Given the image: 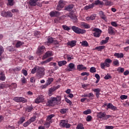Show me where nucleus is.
Segmentation results:
<instances>
[{
  "label": "nucleus",
  "mask_w": 129,
  "mask_h": 129,
  "mask_svg": "<svg viewBox=\"0 0 129 129\" xmlns=\"http://www.w3.org/2000/svg\"><path fill=\"white\" fill-rule=\"evenodd\" d=\"M24 45V42L21 41L17 40L16 44L15 45V47L17 48H21V46H23Z\"/></svg>",
  "instance_id": "nucleus-24"
},
{
  "label": "nucleus",
  "mask_w": 129,
  "mask_h": 129,
  "mask_svg": "<svg viewBox=\"0 0 129 129\" xmlns=\"http://www.w3.org/2000/svg\"><path fill=\"white\" fill-rule=\"evenodd\" d=\"M111 25L113 27H117V23H116V22L115 21H112L111 22Z\"/></svg>",
  "instance_id": "nucleus-62"
},
{
  "label": "nucleus",
  "mask_w": 129,
  "mask_h": 129,
  "mask_svg": "<svg viewBox=\"0 0 129 129\" xmlns=\"http://www.w3.org/2000/svg\"><path fill=\"white\" fill-rule=\"evenodd\" d=\"M73 9V5H69L68 7H64L65 11H68V12H71Z\"/></svg>",
  "instance_id": "nucleus-31"
},
{
  "label": "nucleus",
  "mask_w": 129,
  "mask_h": 129,
  "mask_svg": "<svg viewBox=\"0 0 129 129\" xmlns=\"http://www.w3.org/2000/svg\"><path fill=\"white\" fill-rule=\"evenodd\" d=\"M76 41L72 40L71 41H69L68 42H67V45H68V46H70V47L72 48L76 46Z\"/></svg>",
  "instance_id": "nucleus-19"
},
{
  "label": "nucleus",
  "mask_w": 129,
  "mask_h": 129,
  "mask_svg": "<svg viewBox=\"0 0 129 129\" xmlns=\"http://www.w3.org/2000/svg\"><path fill=\"white\" fill-rule=\"evenodd\" d=\"M117 71L118 73H123L124 72V68L119 67L117 69Z\"/></svg>",
  "instance_id": "nucleus-41"
},
{
  "label": "nucleus",
  "mask_w": 129,
  "mask_h": 129,
  "mask_svg": "<svg viewBox=\"0 0 129 129\" xmlns=\"http://www.w3.org/2000/svg\"><path fill=\"white\" fill-rule=\"evenodd\" d=\"M58 5L59 6V7H61V8H64L65 6V2L62 0H60L58 3Z\"/></svg>",
  "instance_id": "nucleus-34"
},
{
  "label": "nucleus",
  "mask_w": 129,
  "mask_h": 129,
  "mask_svg": "<svg viewBox=\"0 0 129 129\" xmlns=\"http://www.w3.org/2000/svg\"><path fill=\"white\" fill-rule=\"evenodd\" d=\"M62 29L65 31H70V28L68 26L64 25L62 26Z\"/></svg>",
  "instance_id": "nucleus-46"
},
{
  "label": "nucleus",
  "mask_w": 129,
  "mask_h": 129,
  "mask_svg": "<svg viewBox=\"0 0 129 129\" xmlns=\"http://www.w3.org/2000/svg\"><path fill=\"white\" fill-rule=\"evenodd\" d=\"M61 15L59 12L54 11H51L49 13V15L51 18H53L54 17H59Z\"/></svg>",
  "instance_id": "nucleus-14"
},
{
  "label": "nucleus",
  "mask_w": 129,
  "mask_h": 129,
  "mask_svg": "<svg viewBox=\"0 0 129 129\" xmlns=\"http://www.w3.org/2000/svg\"><path fill=\"white\" fill-rule=\"evenodd\" d=\"M81 26L83 27V28H85V29H89L90 28V25L85 22L82 23Z\"/></svg>",
  "instance_id": "nucleus-33"
},
{
  "label": "nucleus",
  "mask_w": 129,
  "mask_h": 129,
  "mask_svg": "<svg viewBox=\"0 0 129 129\" xmlns=\"http://www.w3.org/2000/svg\"><path fill=\"white\" fill-rule=\"evenodd\" d=\"M8 87L11 89H16L17 88V84L16 83H12L11 85H9Z\"/></svg>",
  "instance_id": "nucleus-29"
},
{
  "label": "nucleus",
  "mask_w": 129,
  "mask_h": 129,
  "mask_svg": "<svg viewBox=\"0 0 129 129\" xmlns=\"http://www.w3.org/2000/svg\"><path fill=\"white\" fill-rule=\"evenodd\" d=\"M90 18L91 21H93V20H95V18H96V15H92L90 16Z\"/></svg>",
  "instance_id": "nucleus-63"
},
{
  "label": "nucleus",
  "mask_w": 129,
  "mask_h": 129,
  "mask_svg": "<svg viewBox=\"0 0 129 129\" xmlns=\"http://www.w3.org/2000/svg\"><path fill=\"white\" fill-rule=\"evenodd\" d=\"M39 0H29L28 4L30 5L31 7H39L42 8V4H40V2H38Z\"/></svg>",
  "instance_id": "nucleus-6"
},
{
  "label": "nucleus",
  "mask_w": 129,
  "mask_h": 129,
  "mask_svg": "<svg viewBox=\"0 0 129 129\" xmlns=\"http://www.w3.org/2000/svg\"><path fill=\"white\" fill-rule=\"evenodd\" d=\"M13 100L16 102H20L21 97H15L13 98Z\"/></svg>",
  "instance_id": "nucleus-47"
},
{
  "label": "nucleus",
  "mask_w": 129,
  "mask_h": 129,
  "mask_svg": "<svg viewBox=\"0 0 129 129\" xmlns=\"http://www.w3.org/2000/svg\"><path fill=\"white\" fill-rule=\"evenodd\" d=\"M45 50H46V48L45 47V46L43 45V46H40L38 48L37 53L38 54H41L42 53H44Z\"/></svg>",
  "instance_id": "nucleus-17"
},
{
  "label": "nucleus",
  "mask_w": 129,
  "mask_h": 129,
  "mask_svg": "<svg viewBox=\"0 0 129 129\" xmlns=\"http://www.w3.org/2000/svg\"><path fill=\"white\" fill-rule=\"evenodd\" d=\"M68 110V108L61 109L60 110V112L62 114H65V113H66V112H67Z\"/></svg>",
  "instance_id": "nucleus-45"
},
{
  "label": "nucleus",
  "mask_w": 129,
  "mask_h": 129,
  "mask_svg": "<svg viewBox=\"0 0 129 129\" xmlns=\"http://www.w3.org/2000/svg\"><path fill=\"white\" fill-rule=\"evenodd\" d=\"M55 116V115L54 114H50L49 115H48L46 117V121H52V118Z\"/></svg>",
  "instance_id": "nucleus-32"
},
{
  "label": "nucleus",
  "mask_w": 129,
  "mask_h": 129,
  "mask_svg": "<svg viewBox=\"0 0 129 129\" xmlns=\"http://www.w3.org/2000/svg\"><path fill=\"white\" fill-rule=\"evenodd\" d=\"M93 4H94V5H95V6H102V5H103V2L100 1V0H96Z\"/></svg>",
  "instance_id": "nucleus-27"
},
{
  "label": "nucleus",
  "mask_w": 129,
  "mask_h": 129,
  "mask_svg": "<svg viewBox=\"0 0 129 129\" xmlns=\"http://www.w3.org/2000/svg\"><path fill=\"white\" fill-rule=\"evenodd\" d=\"M99 15L101 19L104 20V21H106V16L105 15V14H104V12H102V11L99 12Z\"/></svg>",
  "instance_id": "nucleus-20"
},
{
  "label": "nucleus",
  "mask_w": 129,
  "mask_h": 129,
  "mask_svg": "<svg viewBox=\"0 0 129 129\" xmlns=\"http://www.w3.org/2000/svg\"><path fill=\"white\" fill-rule=\"evenodd\" d=\"M21 80L22 84H26V83H27V79H26V78H25V77L22 78Z\"/></svg>",
  "instance_id": "nucleus-50"
},
{
  "label": "nucleus",
  "mask_w": 129,
  "mask_h": 129,
  "mask_svg": "<svg viewBox=\"0 0 129 129\" xmlns=\"http://www.w3.org/2000/svg\"><path fill=\"white\" fill-rule=\"evenodd\" d=\"M104 106H107V109H111V110H113V111L117 110V107L114 106L111 103H109L108 104H104Z\"/></svg>",
  "instance_id": "nucleus-11"
},
{
  "label": "nucleus",
  "mask_w": 129,
  "mask_h": 129,
  "mask_svg": "<svg viewBox=\"0 0 129 129\" xmlns=\"http://www.w3.org/2000/svg\"><path fill=\"white\" fill-rule=\"evenodd\" d=\"M66 64H67V61H66V60H62L58 62V65L59 66V67L64 66V65H66Z\"/></svg>",
  "instance_id": "nucleus-30"
},
{
  "label": "nucleus",
  "mask_w": 129,
  "mask_h": 129,
  "mask_svg": "<svg viewBox=\"0 0 129 129\" xmlns=\"http://www.w3.org/2000/svg\"><path fill=\"white\" fill-rule=\"evenodd\" d=\"M76 129H84V126H83V124L81 123H79L77 127H76Z\"/></svg>",
  "instance_id": "nucleus-42"
},
{
  "label": "nucleus",
  "mask_w": 129,
  "mask_h": 129,
  "mask_svg": "<svg viewBox=\"0 0 129 129\" xmlns=\"http://www.w3.org/2000/svg\"><path fill=\"white\" fill-rule=\"evenodd\" d=\"M98 118H102L104 120H107L109 117H111L110 115H106V112H99L97 113Z\"/></svg>",
  "instance_id": "nucleus-3"
},
{
  "label": "nucleus",
  "mask_w": 129,
  "mask_h": 129,
  "mask_svg": "<svg viewBox=\"0 0 129 129\" xmlns=\"http://www.w3.org/2000/svg\"><path fill=\"white\" fill-rule=\"evenodd\" d=\"M94 7V4H91L88 6L85 7V10H89L90 9H93Z\"/></svg>",
  "instance_id": "nucleus-37"
},
{
  "label": "nucleus",
  "mask_w": 129,
  "mask_h": 129,
  "mask_svg": "<svg viewBox=\"0 0 129 129\" xmlns=\"http://www.w3.org/2000/svg\"><path fill=\"white\" fill-rule=\"evenodd\" d=\"M53 81L54 79L53 78H49L47 80V83H46L48 84V85H50V84H51V83H52V82H53Z\"/></svg>",
  "instance_id": "nucleus-53"
},
{
  "label": "nucleus",
  "mask_w": 129,
  "mask_h": 129,
  "mask_svg": "<svg viewBox=\"0 0 129 129\" xmlns=\"http://www.w3.org/2000/svg\"><path fill=\"white\" fill-rule=\"evenodd\" d=\"M93 32H95L93 33V36L94 37H95V38H99L101 35V30L94 28L93 29H92Z\"/></svg>",
  "instance_id": "nucleus-9"
},
{
  "label": "nucleus",
  "mask_w": 129,
  "mask_h": 129,
  "mask_svg": "<svg viewBox=\"0 0 129 129\" xmlns=\"http://www.w3.org/2000/svg\"><path fill=\"white\" fill-rule=\"evenodd\" d=\"M52 56H53V53L51 52V51H47L42 56V60H45V59H47L48 57H52Z\"/></svg>",
  "instance_id": "nucleus-15"
},
{
  "label": "nucleus",
  "mask_w": 129,
  "mask_h": 129,
  "mask_svg": "<svg viewBox=\"0 0 129 129\" xmlns=\"http://www.w3.org/2000/svg\"><path fill=\"white\" fill-rule=\"evenodd\" d=\"M88 42L86 41H83L82 42V45L84 47H88Z\"/></svg>",
  "instance_id": "nucleus-49"
},
{
  "label": "nucleus",
  "mask_w": 129,
  "mask_h": 129,
  "mask_svg": "<svg viewBox=\"0 0 129 129\" xmlns=\"http://www.w3.org/2000/svg\"><path fill=\"white\" fill-rule=\"evenodd\" d=\"M67 58L68 61H71V60L74 59L73 55H72L70 56V55H69V54H67Z\"/></svg>",
  "instance_id": "nucleus-51"
},
{
  "label": "nucleus",
  "mask_w": 129,
  "mask_h": 129,
  "mask_svg": "<svg viewBox=\"0 0 129 129\" xmlns=\"http://www.w3.org/2000/svg\"><path fill=\"white\" fill-rule=\"evenodd\" d=\"M108 40H109V37H107L105 40H102L100 42V44L105 45V44H107V43L108 42Z\"/></svg>",
  "instance_id": "nucleus-26"
},
{
  "label": "nucleus",
  "mask_w": 129,
  "mask_h": 129,
  "mask_svg": "<svg viewBox=\"0 0 129 129\" xmlns=\"http://www.w3.org/2000/svg\"><path fill=\"white\" fill-rule=\"evenodd\" d=\"M37 118V116H34L32 117H31L29 120H28L26 122H24L23 123V126L24 127H27V126H29L32 122H34L36 120V119Z\"/></svg>",
  "instance_id": "nucleus-8"
},
{
  "label": "nucleus",
  "mask_w": 129,
  "mask_h": 129,
  "mask_svg": "<svg viewBox=\"0 0 129 129\" xmlns=\"http://www.w3.org/2000/svg\"><path fill=\"white\" fill-rule=\"evenodd\" d=\"M115 29H114V28H113L111 26H110L108 27V32L110 35H114V34H115Z\"/></svg>",
  "instance_id": "nucleus-18"
},
{
  "label": "nucleus",
  "mask_w": 129,
  "mask_h": 129,
  "mask_svg": "<svg viewBox=\"0 0 129 129\" xmlns=\"http://www.w3.org/2000/svg\"><path fill=\"white\" fill-rule=\"evenodd\" d=\"M81 76H89V73L83 72L81 74Z\"/></svg>",
  "instance_id": "nucleus-61"
},
{
  "label": "nucleus",
  "mask_w": 129,
  "mask_h": 129,
  "mask_svg": "<svg viewBox=\"0 0 129 129\" xmlns=\"http://www.w3.org/2000/svg\"><path fill=\"white\" fill-rule=\"evenodd\" d=\"M83 113H84V114H86V115L90 114V113H91V109H88L86 110H85L83 112Z\"/></svg>",
  "instance_id": "nucleus-44"
},
{
  "label": "nucleus",
  "mask_w": 129,
  "mask_h": 129,
  "mask_svg": "<svg viewBox=\"0 0 129 129\" xmlns=\"http://www.w3.org/2000/svg\"><path fill=\"white\" fill-rule=\"evenodd\" d=\"M1 16L4 18H12L13 17V13L11 11H3L1 12Z\"/></svg>",
  "instance_id": "nucleus-10"
},
{
  "label": "nucleus",
  "mask_w": 129,
  "mask_h": 129,
  "mask_svg": "<svg viewBox=\"0 0 129 129\" xmlns=\"http://www.w3.org/2000/svg\"><path fill=\"white\" fill-rule=\"evenodd\" d=\"M56 102V98L53 97L51 98L48 101H47V106H53V104L55 103Z\"/></svg>",
  "instance_id": "nucleus-13"
},
{
  "label": "nucleus",
  "mask_w": 129,
  "mask_h": 129,
  "mask_svg": "<svg viewBox=\"0 0 129 129\" xmlns=\"http://www.w3.org/2000/svg\"><path fill=\"white\" fill-rule=\"evenodd\" d=\"M55 90H56V88H50L49 89V92H48L49 96H51L52 94H53V92H54V91H55Z\"/></svg>",
  "instance_id": "nucleus-35"
},
{
  "label": "nucleus",
  "mask_w": 129,
  "mask_h": 129,
  "mask_svg": "<svg viewBox=\"0 0 129 129\" xmlns=\"http://www.w3.org/2000/svg\"><path fill=\"white\" fill-rule=\"evenodd\" d=\"M72 30H73V31H74L76 34H83L86 33V30L81 29L75 26L72 27Z\"/></svg>",
  "instance_id": "nucleus-4"
},
{
  "label": "nucleus",
  "mask_w": 129,
  "mask_h": 129,
  "mask_svg": "<svg viewBox=\"0 0 129 129\" xmlns=\"http://www.w3.org/2000/svg\"><path fill=\"white\" fill-rule=\"evenodd\" d=\"M105 3V6H111L112 3L110 1H108L107 0H104Z\"/></svg>",
  "instance_id": "nucleus-52"
},
{
  "label": "nucleus",
  "mask_w": 129,
  "mask_h": 129,
  "mask_svg": "<svg viewBox=\"0 0 129 129\" xmlns=\"http://www.w3.org/2000/svg\"><path fill=\"white\" fill-rule=\"evenodd\" d=\"M105 48V46L101 45L99 46H97L95 47V50H98V51H101V50H103Z\"/></svg>",
  "instance_id": "nucleus-36"
},
{
  "label": "nucleus",
  "mask_w": 129,
  "mask_h": 129,
  "mask_svg": "<svg viewBox=\"0 0 129 129\" xmlns=\"http://www.w3.org/2000/svg\"><path fill=\"white\" fill-rule=\"evenodd\" d=\"M114 56L116 58H123V53H115Z\"/></svg>",
  "instance_id": "nucleus-28"
},
{
  "label": "nucleus",
  "mask_w": 129,
  "mask_h": 129,
  "mask_svg": "<svg viewBox=\"0 0 129 129\" xmlns=\"http://www.w3.org/2000/svg\"><path fill=\"white\" fill-rule=\"evenodd\" d=\"M61 18L62 19H67V18H70L74 23H76L78 20L77 17L75 15L73 14V12H70L69 14H66L62 16Z\"/></svg>",
  "instance_id": "nucleus-1"
},
{
  "label": "nucleus",
  "mask_w": 129,
  "mask_h": 129,
  "mask_svg": "<svg viewBox=\"0 0 129 129\" xmlns=\"http://www.w3.org/2000/svg\"><path fill=\"white\" fill-rule=\"evenodd\" d=\"M32 110H34V108L32 106H28L26 108V111H27V112H31Z\"/></svg>",
  "instance_id": "nucleus-40"
},
{
  "label": "nucleus",
  "mask_w": 129,
  "mask_h": 129,
  "mask_svg": "<svg viewBox=\"0 0 129 129\" xmlns=\"http://www.w3.org/2000/svg\"><path fill=\"white\" fill-rule=\"evenodd\" d=\"M74 69L75 70V64L73 63H70L69 64V68H67L66 69L67 71H69L70 72V71H72V70Z\"/></svg>",
  "instance_id": "nucleus-16"
},
{
  "label": "nucleus",
  "mask_w": 129,
  "mask_h": 129,
  "mask_svg": "<svg viewBox=\"0 0 129 129\" xmlns=\"http://www.w3.org/2000/svg\"><path fill=\"white\" fill-rule=\"evenodd\" d=\"M37 69L38 70V68H37V67H34L31 71L32 74H35V73L37 72Z\"/></svg>",
  "instance_id": "nucleus-59"
},
{
  "label": "nucleus",
  "mask_w": 129,
  "mask_h": 129,
  "mask_svg": "<svg viewBox=\"0 0 129 129\" xmlns=\"http://www.w3.org/2000/svg\"><path fill=\"white\" fill-rule=\"evenodd\" d=\"M22 73L24 76H28V72L26 70H22Z\"/></svg>",
  "instance_id": "nucleus-55"
},
{
  "label": "nucleus",
  "mask_w": 129,
  "mask_h": 129,
  "mask_svg": "<svg viewBox=\"0 0 129 129\" xmlns=\"http://www.w3.org/2000/svg\"><path fill=\"white\" fill-rule=\"evenodd\" d=\"M45 75V68L38 67L37 70V76L39 78H42Z\"/></svg>",
  "instance_id": "nucleus-2"
},
{
  "label": "nucleus",
  "mask_w": 129,
  "mask_h": 129,
  "mask_svg": "<svg viewBox=\"0 0 129 129\" xmlns=\"http://www.w3.org/2000/svg\"><path fill=\"white\" fill-rule=\"evenodd\" d=\"M44 99V96L42 95H40L35 99V102L38 104L41 103V102H43Z\"/></svg>",
  "instance_id": "nucleus-12"
},
{
  "label": "nucleus",
  "mask_w": 129,
  "mask_h": 129,
  "mask_svg": "<svg viewBox=\"0 0 129 129\" xmlns=\"http://www.w3.org/2000/svg\"><path fill=\"white\" fill-rule=\"evenodd\" d=\"M14 0H8L7 6L8 7H13L14 6Z\"/></svg>",
  "instance_id": "nucleus-39"
},
{
  "label": "nucleus",
  "mask_w": 129,
  "mask_h": 129,
  "mask_svg": "<svg viewBox=\"0 0 129 129\" xmlns=\"http://www.w3.org/2000/svg\"><path fill=\"white\" fill-rule=\"evenodd\" d=\"M47 44H52V43H54V42H55L56 41L54 40V38H53L51 36H49L47 38Z\"/></svg>",
  "instance_id": "nucleus-23"
},
{
  "label": "nucleus",
  "mask_w": 129,
  "mask_h": 129,
  "mask_svg": "<svg viewBox=\"0 0 129 129\" xmlns=\"http://www.w3.org/2000/svg\"><path fill=\"white\" fill-rule=\"evenodd\" d=\"M93 91L94 92H96V96L97 98H99V95H100V89L97 88V89H94L93 90Z\"/></svg>",
  "instance_id": "nucleus-22"
},
{
  "label": "nucleus",
  "mask_w": 129,
  "mask_h": 129,
  "mask_svg": "<svg viewBox=\"0 0 129 129\" xmlns=\"http://www.w3.org/2000/svg\"><path fill=\"white\" fill-rule=\"evenodd\" d=\"M114 127L113 126H105V129H113Z\"/></svg>",
  "instance_id": "nucleus-64"
},
{
  "label": "nucleus",
  "mask_w": 129,
  "mask_h": 129,
  "mask_svg": "<svg viewBox=\"0 0 129 129\" xmlns=\"http://www.w3.org/2000/svg\"><path fill=\"white\" fill-rule=\"evenodd\" d=\"M24 121H26V117L22 116L19 118V120L18 121V124H22Z\"/></svg>",
  "instance_id": "nucleus-25"
},
{
  "label": "nucleus",
  "mask_w": 129,
  "mask_h": 129,
  "mask_svg": "<svg viewBox=\"0 0 129 129\" xmlns=\"http://www.w3.org/2000/svg\"><path fill=\"white\" fill-rule=\"evenodd\" d=\"M112 62V60L110 58H107L105 60L104 62L100 63V67L101 69H104L105 67H110V63Z\"/></svg>",
  "instance_id": "nucleus-5"
},
{
  "label": "nucleus",
  "mask_w": 129,
  "mask_h": 129,
  "mask_svg": "<svg viewBox=\"0 0 129 129\" xmlns=\"http://www.w3.org/2000/svg\"><path fill=\"white\" fill-rule=\"evenodd\" d=\"M5 51V49H4V47L0 45V57L2 56V54H3V52Z\"/></svg>",
  "instance_id": "nucleus-60"
},
{
  "label": "nucleus",
  "mask_w": 129,
  "mask_h": 129,
  "mask_svg": "<svg viewBox=\"0 0 129 129\" xmlns=\"http://www.w3.org/2000/svg\"><path fill=\"white\" fill-rule=\"evenodd\" d=\"M65 101H66L67 103H69L70 105H72V102H71V101L69 100L68 98H66Z\"/></svg>",
  "instance_id": "nucleus-57"
},
{
  "label": "nucleus",
  "mask_w": 129,
  "mask_h": 129,
  "mask_svg": "<svg viewBox=\"0 0 129 129\" xmlns=\"http://www.w3.org/2000/svg\"><path fill=\"white\" fill-rule=\"evenodd\" d=\"M92 117L91 115H88L86 117V121H91L92 120Z\"/></svg>",
  "instance_id": "nucleus-54"
},
{
  "label": "nucleus",
  "mask_w": 129,
  "mask_h": 129,
  "mask_svg": "<svg viewBox=\"0 0 129 129\" xmlns=\"http://www.w3.org/2000/svg\"><path fill=\"white\" fill-rule=\"evenodd\" d=\"M60 126L62 127H66V128H70L71 124L68 123V120H61L59 123Z\"/></svg>",
  "instance_id": "nucleus-7"
},
{
  "label": "nucleus",
  "mask_w": 129,
  "mask_h": 129,
  "mask_svg": "<svg viewBox=\"0 0 129 129\" xmlns=\"http://www.w3.org/2000/svg\"><path fill=\"white\" fill-rule=\"evenodd\" d=\"M90 72L91 73H95L96 72V69L94 67H92L90 69Z\"/></svg>",
  "instance_id": "nucleus-48"
},
{
  "label": "nucleus",
  "mask_w": 129,
  "mask_h": 129,
  "mask_svg": "<svg viewBox=\"0 0 129 129\" xmlns=\"http://www.w3.org/2000/svg\"><path fill=\"white\" fill-rule=\"evenodd\" d=\"M53 121H47L45 122L44 125H46V128H49L50 127V125H51V123H52Z\"/></svg>",
  "instance_id": "nucleus-38"
},
{
  "label": "nucleus",
  "mask_w": 129,
  "mask_h": 129,
  "mask_svg": "<svg viewBox=\"0 0 129 129\" xmlns=\"http://www.w3.org/2000/svg\"><path fill=\"white\" fill-rule=\"evenodd\" d=\"M120 99H122V100H123L124 99H126L127 98V96L125 95H122L120 97Z\"/></svg>",
  "instance_id": "nucleus-58"
},
{
  "label": "nucleus",
  "mask_w": 129,
  "mask_h": 129,
  "mask_svg": "<svg viewBox=\"0 0 129 129\" xmlns=\"http://www.w3.org/2000/svg\"><path fill=\"white\" fill-rule=\"evenodd\" d=\"M111 78H112V77L109 75H107L104 77V79H105L106 80H108V79H111Z\"/></svg>",
  "instance_id": "nucleus-56"
},
{
  "label": "nucleus",
  "mask_w": 129,
  "mask_h": 129,
  "mask_svg": "<svg viewBox=\"0 0 129 129\" xmlns=\"http://www.w3.org/2000/svg\"><path fill=\"white\" fill-rule=\"evenodd\" d=\"M20 102H22V103H26V102H28V100L27 99L23 97H20Z\"/></svg>",
  "instance_id": "nucleus-43"
},
{
  "label": "nucleus",
  "mask_w": 129,
  "mask_h": 129,
  "mask_svg": "<svg viewBox=\"0 0 129 129\" xmlns=\"http://www.w3.org/2000/svg\"><path fill=\"white\" fill-rule=\"evenodd\" d=\"M77 69L79 71H81V70H86L87 68L85 67L83 64H79L77 66Z\"/></svg>",
  "instance_id": "nucleus-21"
}]
</instances>
